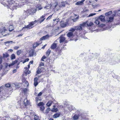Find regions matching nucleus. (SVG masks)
Instances as JSON below:
<instances>
[{
	"mask_svg": "<svg viewBox=\"0 0 120 120\" xmlns=\"http://www.w3.org/2000/svg\"><path fill=\"white\" fill-rule=\"evenodd\" d=\"M112 13V11H110L105 13V15L107 16V19L105 20L106 22H111L113 20V16L112 15H110Z\"/></svg>",
	"mask_w": 120,
	"mask_h": 120,
	"instance_id": "nucleus-1",
	"label": "nucleus"
},
{
	"mask_svg": "<svg viewBox=\"0 0 120 120\" xmlns=\"http://www.w3.org/2000/svg\"><path fill=\"white\" fill-rule=\"evenodd\" d=\"M37 22V20H35L34 21L31 22L28 25L26 26L25 27L27 28H32L31 26H33Z\"/></svg>",
	"mask_w": 120,
	"mask_h": 120,
	"instance_id": "nucleus-2",
	"label": "nucleus"
},
{
	"mask_svg": "<svg viewBox=\"0 0 120 120\" xmlns=\"http://www.w3.org/2000/svg\"><path fill=\"white\" fill-rule=\"evenodd\" d=\"M29 55L30 57L33 56L34 55L35 56H36V53L33 50H30L29 52Z\"/></svg>",
	"mask_w": 120,
	"mask_h": 120,
	"instance_id": "nucleus-3",
	"label": "nucleus"
},
{
	"mask_svg": "<svg viewBox=\"0 0 120 120\" xmlns=\"http://www.w3.org/2000/svg\"><path fill=\"white\" fill-rule=\"evenodd\" d=\"M98 19L102 22L104 21L105 20V16L102 15L100 16Z\"/></svg>",
	"mask_w": 120,
	"mask_h": 120,
	"instance_id": "nucleus-4",
	"label": "nucleus"
},
{
	"mask_svg": "<svg viewBox=\"0 0 120 120\" xmlns=\"http://www.w3.org/2000/svg\"><path fill=\"white\" fill-rule=\"evenodd\" d=\"M60 25L62 27H64L67 25V22H60Z\"/></svg>",
	"mask_w": 120,
	"mask_h": 120,
	"instance_id": "nucleus-5",
	"label": "nucleus"
},
{
	"mask_svg": "<svg viewBox=\"0 0 120 120\" xmlns=\"http://www.w3.org/2000/svg\"><path fill=\"white\" fill-rule=\"evenodd\" d=\"M85 0H82L81 1H78L75 4L78 5H81L83 4V2Z\"/></svg>",
	"mask_w": 120,
	"mask_h": 120,
	"instance_id": "nucleus-6",
	"label": "nucleus"
},
{
	"mask_svg": "<svg viewBox=\"0 0 120 120\" xmlns=\"http://www.w3.org/2000/svg\"><path fill=\"white\" fill-rule=\"evenodd\" d=\"M49 37L48 35H47L43 37L40 39V40H45L47 39Z\"/></svg>",
	"mask_w": 120,
	"mask_h": 120,
	"instance_id": "nucleus-7",
	"label": "nucleus"
},
{
	"mask_svg": "<svg viewBox=\"0 0 120 120\" xmlns=\"http://www.w3.org/2000/svg\"><path fill=\"white\" fill-rule=\"evenodd\" d=\"M60 114L59 113H56L53 115L52 117L54 118H56L59 116Z\"/></svg>",
	"mask_w": 120,
	"mask_h": 120,
	"instance_id": "nucleus-8",
	"label": "nucleus"
},
{
	"mask_svg": "<svg viewBox=\"0 0 120 120\" xmlns=\"http://www.w3.org/2000/svg\"><path fill=\"white\" fill-rule=\"evenodd\" d=\"M75 29L77 30H81L82 29V27L80 25H79V26H75Z\"/></svg>",
	"mask_w": 120,
	"mask_h": 120,
	"instance_id": "nucleus-9",
	"label": "nucleus"
},
{
	"mask_svg": "<svg viewBox=\"0 0 120 120\" xmlns=\"http://www.w3.org/2000/svg\"><path fill=\"white\" fill-rule=\"evenodd\" d=\"M86 23L87 26H91L94 25L93 23L91 22H87V23Z\"/></svg>",
	"mask_w": 120,
	"mask_h": 120,
	"instance_id": "nucleus-10",
	"label": "nucleus"
},
{
	"mask_svg": "<svg viewBox=\"0 0 120 120\" xmlns=\"http://www.w3.org/2000/svg\"><path fill=\"white\" fill-rule=\"evenodd\" d=\"M12 41H10L5 42H4V43L6 45L8 46V45H9L8 44H12Z\"/></svg>",
	"mask_w": 120,
	"mask_h": 120,
	"instance_id": "nucleus-11",
	"label": "nucleus"
},
{
	"mask_svg": "<svg viewBox=\"0 0 120 120\" xmlns=\"http://www.w3.org/2000/svg\"><path fill=\"white\" fill-rule=\"evenodd\" d=\"M40 44L38 42H37L34 43L33 45V48H35L37 47Z\"/></svg>",
	"mask_w": 120,
	"mask_h": 120,
	"instance_id": "nucleus-12",
	"label": "nucleus"
},
{
	"mask_svg": "<svg viewBox=\"0 0 120 120\" xmlns=\"http://www.w3.org/2000/svg\"><path fill=\"white\" fill-rule=\"evenodd\" d=\"M79 118V116L78 115H75L73 117V119L74 120L78 119Z\"/></svg>",
	"mask_w": 120,
	"mask_h": 120,
	"instance_id": "nucleus-13",
	"label": "nucleus"
},
{
	"mask_svg": "<svg viewBox=\"0 0 120 120\" xmlns=\"http://www.w3.org/2000/svg\"><path fill=\"white\" fill-rule=\"evenodd\" d=\"M56 47V44L54 43L51 46V48L52 49L55 48Z\"/></svg>",
	"mask_w": 120,
	"mask_h": 120,
	"instance_id": "nucleus-14",
	"label": "nucleus"
},
{
	"mask_svg": "<svg viewBox=\"0 0 120 120\" xmlns=\"http://www.w3.org/2000/svg\"><path fill=\"white\" fill-rule=\"evenodd\" d=\"M73 35V32H68L67 34V36L68 37H70L72 36Z\"/></svg>",
	"mask_w": 120,
	"mask_h": 120,
	"instance_id": "nucleus-15",
	"label": "nucleus"
},
{
	"mask_svg": "<svg viewBox=\"0 0 120 120\" xmlns=\"http://www.w3.org/2000/svg\"><path fill=\"white\" fill-rule=\"evenodd\" d=\"M65 39V38L64 37H61L60 38V42L61 43L63 42Z\"/></svg>",
	"mask_w": 120,
	"mask_h": 120,
	"instance_id": "nucleus-16",
	"label": "nucleus"
},
{
	"mask_svg": "<svg viewBox=\"0 0 120 120\" xmlns=\"http://www.w3.org/2000/svg\"><path fill=\"white\" fill-rule=\"evenodd\" d=\"M69 106L68 107V109L70 111L74 109V107L71 105H69Z\"/></svg>",
	"mask_w": 120,
	"mask_h": 120,
	"instance_id": "nucleus-17",
	"label": "nucleus"
},
{
	"mask_svg": "<svg viewBox=\"0 0 120 120\" xmlns=\"http://www.w3.org/2000/svg\"><path fill=\"white\" fill-rule=\"evenodd\" d=\"M9 31H12L14 29V28L13 26L11 25L9 26Z\"/></svg>",
	"mask_w": 120,
	"mask_h": 120,
	"instance_id": "nucleus-18",
	"label": "nucleus"
},
{
	"mask_svg": "<svg viewBox=\"0 0 120 120\" xmlns=\"http://www.w3.org/2000/svg\"><path fill=\"white\" fill-rule=\"evenodd\" d=\"M24 102L25 105H26L28 104L29 102L27 100V99H25L24 101Z\"/></svg>",
	"mask_w": 120,
	"mask_h": 120,
	"instance_id": "nucleus-19",
	"label": "nucleus"
},
{
	"mask_svg": "<svg viewBox=\"0 0 120 120\" xmlns=\"http://www.w3.org/2000/svg\"><path fill=\"white\" fill-rule=\"evenodd\" d=\"M22 52V51L21 50H19L17 51L16 52V54L18 56H19Z\"/></svg>",
	"mask_w": 120,
	"mask_h": 120,
	"instance_id": "nucleus-20",
	"label": "nucleus"
},
{
	"mask_svg": "<svg viewBox=\"0 0 120 120\" xmlns=\"http://www.w3.org/2000/svg\"><path fill=\"white\" fill-rule=\"evenodd\" d=\"M52 102L51 101H49L46 104V105L48 106L49 107L51 105Z\"/></svg>",
	"mask_w": 120,
	"mask_h": 120,
	"instance_id": "nucleus-21",
	"label": "nucleus"
},
{
	"mask_svg": "<svg viewBox=\"0 0 120 120\" xmlns=\"http://www.w3.org/2000/svg\"><path fill=\"white\" fill-rule=\"evenodd\" d=\"M51 6V5L50 4H49L48 5L44 7V8H45L47 9H49L50 8Z\"/></svg>",
	"mask_w": 120,
	"mask_h": 120,
	"instance_id": "nucleus-22",
	"label": "nucleus"
},
{
	"mask_svg": "<svg viewBox=\"0 0 120 120\" xmlns=\"http://www.w3.org/2000/svg\"><path fill=\"white\" fill-rule=\"evenodd\" d=\"M3 57L4 58H7L8 56L9 55L7 53H3Z\"/></svg>",
	"mask_w": 120,
	"mask_h": 120,
	"instance_id": "nucleus-23",
	"label": "nucleus"
},
{
	"mask_svg": "<svg viewBox=\"0 0 120 120\" xmlns=\"http://www.w3.org/2000/svg\"><path fill=\"white\" fill-rule=\"evenodd\" d=\"M51 52V51L49 49H48L46 52V55L48 56L49 55Z\"/></svg>",
	"mask_w": 120,
	"mask_h": 120,
	"instance_id": "nucleus-24",
	"label": "nucleus"
},
{
	"mask_svg": "<svg viewBox=\"0 0 120 120\" xmlns=\"http://www.w3.org/2000/svg\"><path fill=\"white\" fill-rule=\"evenodd\" d=\"M8 1L9 4L11 5H12L14 3V1L13 0H11L10 1H9V0H8Z\"/></svg>",
	"mask_w": 120,
	"mask_h": 120,
	"instance_id": "nucleus-25",
	"label": "nucleus"
},
{
	"mask_svg": "<svg viewBox=\"0 0 120 120\" xmlns=\"http://www.w3.org/2000/svg\"><path fill=\"white\" fill-rule=\"evenodd\" d=\"M15 55L14 54H12L11 56V59L12 60L15 59Z\"/></svg>",
	"mask_w": 120,
	"mask_h": 120,
	"instance_id": "nucleus-26",
	"label": "nucleus"
},
{
	"mask_svg": "<svg viewBox=\"0 0 120 120\" xmlns=\"http://www.w3.org/2000/svg\"><path fill=\"white\" fill-rule=\"evenodd\" d=\"M94 22L97 25L99 24L100 23L99 20L98 19L95 20Z\"/></svg>",
	"mask_w": 120,
	"mask_h": 120,
	"instance_id": "nucleus-27",
	"label": "nucleus"
},
{
	"mask_svg": "<svg viewBox=\"0 0 120 120\" xmlns=\"http://www.w3.org/2000/svg\"><path fill=\"white\" fill-rule=\"evenodd\" d=\"M58 110L57 108H53L51 110V111L53 112H57Z\"/></svg>",
	"mask_w": 120,
	"mask_h": 120,
	"instance_id": "nucleus-28",
	"label": "nucleus"
},
{
	"mask_svg": "<svg viewBox=\"0 0 120 120\" xmlns=\"http://www.w3.org/2000/svg\"><path fill=\"white\" fill-rule=\"evenodd\" d=\"M34 119L35 120H39V116L36 115H35L34 116Z\"/></svg>",
	"mask_w": 120,
	"mask_h": 120,
	"instance_id": "nucleus-29",
	"label": "nucleus"
},
{
	"mask_svg": "<svg viewBox=\"0 0 120 120\" xmlns=\"http://www.w3.org/2000/svg\"><path fill=\"white\" fill-rule=\"evenodd\" d=\"M87 23V21L83 22L82 24H80L81 26L82 27V26H84L86 25V24Z\"/></svg>",
	"mask_w": 120,
	"mask_h": 120,
	"instance_id": "nucleus-30",
	"label": "nucleus"
},
{
	"mask_svg": "<svg viewBox=\"0 0 120 120\" xmlns=\"http://www.w3.org/2000/svg\"><path fill=\"white\" fill-rule=\"evenodd\" d=\"M41 68L39 69L37 71V74H38L41 73Z\"/></svg>",
	"mask_w": 120,
	"mask_h": 120,
	"instance_id": "nucleus-31",
	"label": "nucleus"
},
{
	"mask_svg": "<svg viewBox=\"0 0 120 120\" xmlns=\"http://www.w3.org/2000/svg\"><path fill=\"white\" fill-rule=\"evenodd\" d=\"M44 105V104L43 102H41L38 104V105L39 106H43Z\"/></svg>",
	"mask_w": 120,
	"mask_h": 120,
	"instance_id": "nucleus-32",
	"label": "nucleus"
},
{
	"mask_svg": "<svg viewBox=\"0 0 120 120\" xmlns=\"http://www.w3.org/2000/svg\"><path fill=\"white\" fill-rule=\"evenodd\" d=\"M45 16L44 15H42V16H41L40 18L38 19V20H37V22L39 21H40L41 19L43 18H44Z\"/></svg>",
	"mask_w": 120,
	"mask_h": 120,
	"instance_id": "nucleus-33",
	"label": "nucleus"
},
{
	"mask_svg": "<svg viewBox=\"0 0 120 120\" xmlns=\"http://www.w3.org/2000/svg\"><path fill=\"white\" fill-rule=\"evenodd\" d=\"M96 14L95 13H91L89 15L88 17H90V16H92L96 15Z\"/></svg>",
	"mask_w": 120,
	"mask_h": 120,
	"instance_id": "nucleus-34",
	"label": "nucleus"
},
{
	"mask_svg": "<svg viewBox=\"0 0 120 120\" xmlns=\"http://www.w3.org/2000/svg\"><path fill=\"white\" fill-rule=\"evenodd\" d=\"M40 109L41 111H43L45 109L44 107L43 106H42L40 107Z\"/></svg>",
	"mask_w": 120,
	"mask_h": 120,
	"instance_id": "nucleus-35",
	"label": "nucleus"
},
{
	"mask_svg": "<svg viewBox=\"0 0 120 120\" xmlns=\"http://www.w3.org/2000/svg\"><path fill=\"white\" fill-rule=\"evenodd\" d=\"M35 100L36 101V102L37 103L38 102V100H40V97H36L35 98Z\"/></svg>",
	"mask_w": 120,
	"mask_h": 120,
	"instance_id": "nucleus-36",
	"label": "nucleus"
},
{
	"mask_svg": "<svg viewBox=\"0 0 120 120\" xmlns=\"http://www.w3.org/2000/svg\"><path fill=\"white\" fill-rule=\"evenodd\" d=\"M5 86L7 87H10L11 85L9 83H8L5 84Z\"/></svg>",
	"mask_w": 120,
	"mask_h": 120,
	"instance_id": "nucleus-37",
	"label": "nucleus"
},
{
	"mask_svg": "<svg viewBox=\"0 0 120 120\" xmlns=\"http://www.w3.org/2000/svg\"><path fill=\"white\" fill-rule=\"evenodd\" d=\"M38 84V81H34V84L35 86H36Z\"/></svg>",
	"mask_w": 120,
	"mask_h": 120,
	"instance_id": "nucleus-38",
	"label": "nucleus"
},
{
	"mask_svg": "<svg viewBox=\"0 0 120 120\" xmlns=\"http://www.w3.org/2000/svg\"><path fill=\"white\" fill-rule=\"evenodd\" d=\"M28 91V89L26 88L24 89L23 90V92L25 94H26Z\"/></svg>",
	"mask_w": 120,
	"mask_h": 120,
	"instance_id": "nucleus-39",
	"label": "nucleus"
},
{
	"mask_svg": "<svg viewBox=\"0 0 120 120\" xmlns=\"http://www.w3.org/2000/svg\"><path fill=\"white\" fill-rule=\"evenodd\" d=\"M50 110V109L49 108H47L46 110L45 113H48V112H49V111Z\"/></svg>",
	"mask_w": 120,
	"mask_h": 120,
	"instance_id": "nucleus-40",
	"label": "nucleus"
},
{
	"mask_svg": "<svg viewBox=\"0 0 120 120\" xmlns=\"http://www.w3.org/2000/svg\"><path fill=\"white\" fill-rule=\"evenodd\" d=\"M46 58V57L45 56H43L42 57V58L41 59V60L43 61H44V60H43Z\"/></svg>",
	"mask_w": 120,
	"mask_h": 120,
	"instance_id": "nucleus-41",
	"label": "nucleus"
},
{
	"mask_svg": "<svg viewBox=\"0 0 120 120\" xmlns=\"http://www.w3.org/2000/svg\"><path fill=\"white\" fill-rule=\"evenodd\" d=\"M18 62V61L17 60H15V61L13 62L12 63L13 65L15 64L16 63Z\"/></svg>",
	"mask_w": 120,
	"mask_h": 120,
	"instance_id": "nucleus-42",
	"label": "nucleus"
},
{
	"mask_svg": "<svg viewBox=\"0 0 120 120\" xmlns=\"http://www.w3.org/2000/svg\"><path fill=\"white\" fill-rule=\"evenodd\" d=\"M19 48V47L18 46H15L14 47V49L17 50Z\"/></svg>",
	"mask_w": 120,
	"mask_h": 120,
	"instance_id": "nucleus-43",
	"label": "nucleus"
},
{
	"mask_svg": "<svg viewBox=\"0 0 120 120\" xmlns=\"http://www.w3.org/2000/svg\"><path fill=\"white\" fill-rule=\"evenodd\" d=\"M2 56L0 57V64L2 63Z\"/></svg>",
	"mask_w": 120,
	"mask_h": 120,
	"instance_id": "nucleus-44",
	"label": "nucleus"
},
{
	"mask_svg": "<svg viewBox=\"0 0 120 120\" xmlns=\"http://www.w3.org/2000/svg\"><path fill=\"white\" fill-rule=\"evenodd\" d=\"M44 65V64L43 63L41 62L40 64V66H43Z\"/></svg>",
	"mask_w": 120,
	"mask_h": 120,
	"instance_id": "nucleus-45",
	"label": "nucleus"
},
{
	"mask_svg": "<svg viewBox=\"0 0 120 120\" xmlns=\"http://www.w3.org/2000/svg\"><path fill=\"white\" fill-rule=\"evenodd\" d=\"M45 19V18H44L42 20H40V21H39V22L41 24L42 22H43Z\"/></svg>",
	"mask_w": 120,
	"mask_h": 120,
	"instance_id": "nucleus-46",
	"label": "nucleus"
},
{
	"mask_svg": "<svg viewBox=\"0 0 120 120\" xmlns=\"http://www.w3.org/2000/svg\"><path fill=\"white\" fill-rule=\"evenodd\" d=\"M75 29H74L73 28H72L71 29V30H70L72 32H74L75 31Z\"/></svg>",
	"mask_w": 120,
	"mask_h": 120,
	"instance_id": "nucleus-47",
	"label": "nucleus"
},
{
	"mask_svg": "<svg viewBox=\"0 0 120 120\" xmlns=\"http://www.w3.org/2000/svg\"><path fill=\"white\" fill-rule=\"evenodd\" d=\"M38 78L37 77H35L34 79V81H38Z\"/></svg>",
	"mask_w": 120,
	"mask_h": 120,
	"instance_id": "nucleus-48",
	"label": "nucleus"
},
{
	"mask_svg": "<svg viewBox=\"0 0 120 120\" xmlns=\"http://www.w3.org/2000/svg\"><path fill=\"white\" fill-rule=\"evenodd\" d=\"M5 65V68H6L8 67V63H6Z\"/></svg>",
	"mask_w": 120,
	"mask_h": 120,
	"instance_id": "nucleus-49",
	"label": "nucleus"
},
{
	"mask_svg": "<svg viewBox=\"0 0 120 120\" xmlns=\"http://www.w3.org/2000/svg\"><path fill=\"white\" fill-rule=\"evenodd\" d=\"M52 15H51L49 16L46 19V20L50 19L52 17Z\"/></svg>",
	"mask_w": 120,
	"mask_h": 120,
	"instance_id": "nucleus-50",
	"label": "nucleus"
},
{
	"mask_svg": "<svg viewBox=\"0 0 120 120\" xmlns=\"http://www.w3.org/2000/svg\"><path fill=\"white\" fill-rule=\"evenodd\" d=\"M42 93L41 92L38 94V96H41L42 95Z\"/></svg>",
	"mask_w": 120,
	"mask_h": 120,
	"instance_id": "nucleus-51",
	"label": "nucleus"
},
{
	"mask_svg": "<svg viewBox=\"0 0 120 120\" xmlns=\"http://www.w3.org/2000/svg\"><path fill=\"white\" fill-rule=\"evenodd\" d=\"M38 10H40L42 9V8L41 7H38Z\"/></svg>",
	"mask_w": 120,
	"mask_h": 120,
	"instance_id": "nucleus-52",
	"label": "nucleus"
},
{
	"mask_svg": "<svg viewBox=\"0 0 120 120\" xmlns=\"http://www.w3.org/2000/svg\"><path fill=\"white\" fill-rule=\"evenodd\" d=\"M29 60V58H27L26 59H25V60L24 61H25V62H27Z\"/></svg>",
	"mask_w": 120,
	"mask_h": 120,
	"instance_id": "nucleus-53",
	"label": "nucleus"
},
{
	"mask_svg": "<svg viewBox=\"0 0 120 120\" xmlns=\"http://www.w3.org/2000/svg\"><path fill=\"white\" fill-rule=\"evenodd\" d=\"M33 61H30V63H29V64H32L33 63Z\"/></svg>",
	"mask_w": 120,
	"mask_h": 120,
	"instance_id": "nucleus-54",
	"label": "nucleus"
},
{
	"mask_svg": "<svg viewBox=\"0 0 120 120\" xmlns=\"http://www.w3.org/2000/svg\"><path fill=\"white\" fill-rule=\"evenodd\" d=\"M3 67V66L2 65H0V71L2 69Z\"/></svg>",
	"mask_w": 120,
	"mask_h": 120,
	"instance_id": "nucleus-55",
	"label": "nucleus"
},
{
	"mask_svg": "<svg viewBox=\"0 0 120 120\" xmlns=\"http://www.w3.org/2000/svg\"><path fill=\"white\" fill-rule=\"evenodd\" d=\"M72 20L74 22H75L77 20L76 19H75V18L74 19H73Z\"/></svg>",
	"mask_w": 120,
	"mask_h": 120,
	"instance_id": "nucleus-56",
	"label": "nucleus"
},
{
	"mask_svg": "<svg viewBox=\"0 0 120 120\" xmlns=\"http://www.w3.org/2000/svg\"><path fill=\"white\" fill-rule=\"evenodd\" d=\"M47 45L46 44H45V45H44L43 47H42V48L43 49H44L45 47V46Z\"/></svg>",
	"mask_w": 120,
	"mask_h": 120,
	"instance_id": "nucleus-57",
	"label": "nucleus"
},
{
	"mask_svg": "<svg viewBox=\"0 0 120 120\" xmlns=\"http://www.w3.org/2000/svg\"><path fill=\"white\" fill-rule=\"evenodd\" d=\"M16 71V69H15V70H14L13 71V73H15Z\"/></svg>",
	"mask_w": 120,
	"mask_h": 120,
	"instance_id": "nucleus-58",
	"label": "nucleus"
},
{
	"mask_svg": "<svg viewBox=\"0 0 120 120\" xmlns=\"http://www.w3.org/2000/svg\"><path fill=\"white\" fill-rule=\"evenodd\" d=\"M22 34H20V35H19L18 36V37H20V36H22Z\"/></svg>",
	"mask_w": 120,
	"mask_h": 120,
	"instance_id": "nucleus-59",
	"label": "nucleus"
},
{
	"mask_svg": "<svg viewBox=\"0 0 120 120\" xmlns=\"http://www.w3.org/2000/svg\"><path fill=\"white\" fill-rule=\"evenodd\" d=\"M2 89V87H0V92H1V90Z\"/></svg>",
	"mask_w": 120,
	"mask_h": 120,
	"instance_id": "nucleus-60",
	"label": "nucleus"
},
{
	"mask_svg": "<svg viewBox=\"0 0 120 120\" xmlns=\"http://www.w3.org/2000/svg\"><path fill=\"white\" fill-rule=\"evenodd\" d=\"M9 50L11 52H12L13 51V50L12 49H10Z\"/></svg>",
	"mask_w": 120,
	"mask_h": 120,
	"instance_id": "nucleus-61",
	"label": "nucleus"
},
{
	"mask_svg": "<svg viewBox=\"0 0 120 120\" xmlns=\"http://www.w3.org/2000/svg\"><path fill=\"white\" fill-rule=\"evenodd\" d=\"M11 66H13V64L12 63H11L10 64H9Z\"/></svg>",
	"mask_w": 120,
	"mask_h": 120,
	"instance_id": "nucleus-62",
	"label": "nucleus"
},
{
	"mask_svg": "<svg viewBox=\"0 0 120 120\" xmlns=\"http://www.w3.org/2000/svg\"><path fill=\"white\" fill-rule=\"evenodd\" d=\"M30 64H29L28 65V68H30Z\"/></svg>",
	"mask_w": 120,
	"mask_h": 120,
	"instance_id": "nucleus-63",
	"label": "nucleus"
},
{
	"mask_svg": "<svg viewBox=\"0 0 120 120\" xmlns=\"http://www.w3.org/2000/svg\"><path fill=\"white\" fill-rule=\"evenodd\" d=\"M49 120H53V118H51Z\"/></svg>",
	"mask_w": 120,
	"mask_h": 120,
	"instance_id": "nucleus-64",
	"label": "nucleus"
}]
</instances>
